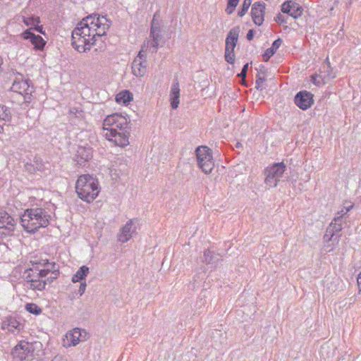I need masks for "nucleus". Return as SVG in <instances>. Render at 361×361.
<instances>
[{
  "mask_svg": "<svg viewBox=\"0 0 361 361\" xmlns=\"http://www.w3.org/2000/svg\"><path fill=\"white\" fill-rule=\"evenodd\" d=\"M313 102V94L305 90L298 92L295 97V104L302 110L310 108Z\"/></svg>",
  "mask_w": 361,
  "mask_h": 361,
  "instance_id": "f8f14e48",
  "label": "nucleus"
},
{
  "mask_svg": "<svg viewBox=\"0 0 361 361\" xmlns=\"http://www.w3.org/2000/svg\"><path fill=\"white\" fill-rule=\"evenodd\" d=\"M257 72H258V73H259H259H262V74H264V75L266 73V71H267V70H266V68H265L264 66H263V65H262V64H261V65H259V68H257Z\"/></svg>",
  "mask_w": 361,
  "mask_h": 361,
  "instance_id": "a18cd8bd",
  "label": "nucleus"
},
{
  "mask_svg": "<svg viewBox=\"0 0 361 361\" xmlns=\"http://www.w3.org/2000/svg\"><path fill=\"white\" fill-rule=\"evenodd\" d=\"M251 2L252 1H243V7L238 13V15L240 17H243L247 13L248 8L250 6Z\"/></svg>",
  "mask_w": 361,
  "mask_h": 361,
  "instance_id": "c9c22d12",
  "label": "nucleus"
},
{
  "mask_svg": "<svg viewBox=\"0 0 361 361\" xmlns=\"http://www.w3.org/2000/svg\"><path fill=\"white\" fill-rule=\"evenodd\" d=\"M242 147V145L240 142H237L236 143V147L237 148H239V147Z\"/></svg>",
  "mask_w": 361,
  "mask_h": 361,
  "instance_id": "3c124183",
  "label": "nucleus"
},
{
  "mask_svg": "<svg viewBox=\"0 0 361 361\" xmlns=\"http://www.w3.org/2000/svg\"><path fill=\"white\" fill-rule=\"evenodd\" d=\"M22 37L25 39H30V42L34 45V47L36 49L42 50L46 44V42L41 36L36 35L32 32V28L25 30L22 33Z\"/></svg>",
  "mask_w": 361,
  "mask_h": 361,
  "instance_id": "a211bd4d",
  "label": "nucleus"
},
{
  "mask_svg": "<svg viewBox=\"0 0 361 361\" xmlns=\"http://www.w3.org/2000/svg\"><path fill=\"white\" fill-rule=\"evenodd\" d=\"M225 60L226 62L231 64H233L235 62V54L233 53H226L225 54Z\"/></svg>",
  "mask_w": 361,
  "mask_h": 361,
  "instance_id": "ea45409f",
  "label": "nucleus"
},
{
  "mask_svg": "<svg viewBox=\"0 0 361 361\" xmlns=\"http://www.w3.org/2000/svg\"><path fill=\"white\" fill-rule=\"evenodd\" d=\"M248 66H249V64L247 63L243 66L241 72L238 75V77L244 78V79L246 78Z\"/></svg>",
  "mask_w": 361,
  "mask_h": 361,
  "instance_id": "a19ab883",
  "label": "nucleus"
},
{
  "mask_svg": "<svg viewBox=\"0 0 361 361\" xmlns=\"http://www.w3.org/2000/svg\"><path fill=\"white\" fill-rule=\"evenodd\" d=\"M132 99L133 94L128 90L122 91L117 94L116 96V101L120 104L123 103L126 104L128 102H130Z\"/></svg>",
  "mask_w": 361,
  "mask_h": 361,
  "instance_id": "cd10ccee",
  "label": "nucleus"
},
{
  "mask_svg": "<svg viewBox=\"0 0 361 361\" xmlns=\"http://www.w3.org/2000/svg\"><path fill=\"white\" fill-rule=\"evenodd\" d=\"M20 325V322L15 317H9L3 322L2 329L13 332L19 329Z\"/></svg>",
  "mask_w": 361,
  "mask_h": 361,
  "instance_id": "a878e982",
  "label": "nucleus"
},
{
  "mask_svg": "<svg viewBox=\"0 0 361 361\" xmlns=\"http://www.w3.org/2000/svg\"><path fill=\"white\" fill-rule=\"evenodd\" d=\"M281 11L293 18H298L302 16L303 8L296 1H284L281 5Z\"/></svg>",
  "mask_w": 361,
  "mask_h": 361,
  "instance_id": "ddd939ff",
  "label": "nucleus"
},
{
  "mask_svg": "<svg viewBox=\"0 0 361 361\" xmlns=\"http://www.w3.org/2000/svg\"><path fill=\"white\" fill-rule=\"evenodd\" d=\"M147 56L142 47L132 63L133 74L136 77H143L147 73Z\"/></svg>",
  "mask_w": 361,
  "mask_h": 361,
  "instance_id": "1a4fd4ad",
  "label": "nucleus"
},
{
  "mask_svg": "<svg viewBox=\"0 0 361 361\" xmlns=\"http://www.w3.org/2000/svg\"><path fill=\"white\" fill-rule=\"evenodd\" d=\"M311 78L312 82L316 85H321L327 82L325 80L322 79L320 73L312 75Z\"/></svg>",
  "mask_w": 361,
  "mask_h": 361,
  "instance_id": "f704fd0d",
  "label": "nucleus"
},
{
  "mask_svg": "<svg viewBox=\"0 0 361 361\" xmlns=\"http://www.w3.org/2000/svg\"><path fill=\"white\" fill-rule=\"evenodd\" d=\"M334 235V234L332 233H329L328 232V228L326 229V233L324 234V240L326 241V242H329L331 240L333 236Z\"/></svg>",
  "mask_w": 361,
  "mask_h": 361,
  "instance_id": "79ce46f5",
  "label": "nucleus"
},
{
  "mask_svg": "<svg viewBox=\"0 0 361 361\" xmlns=\"http://www.w3.org/2000/svg\"><path fill=\"white\" fill-rule=\"evenodd\" d=\"M136 221V219H130L120 228L117 234L118 242L125 243L133 238V234L136 233V227L134 225Z\"/></svg>",
  "mask_w": 361,
  "mask_h": 361,
  "instance_id": "9d476101",
  "label": "nucleus"
},
{
  "mask_svg": "<svg viewBox=\"0 0 361 361\" xmlns=\"http://www.w3.org/2000/svg\"><path fill=\"white\" fill-rule=\"evenodd\" d=\"M238 1H228V6L226 8V12L228 14H231L235 11L236 6H238Z\"/></svg>",
  "mask_w": 361,
  "mask_h": 361,
  "instance_id": "e433bc0d",
  "label": "nucleus"
},
{
  "mask_svg": "<svg viewBox=\"0 0 361 361\" xmlns=\"http://www.w3.org/2000/svg\"><path fill=\"white\" fill-rule=\"evenodd\" d=\"M33 29L40 33H42V34L44 33V32L42 31L43 27L42 26H39L38 25H37L35 26V27Z\"/></svg>",
  "mask_w": 361,
  "mask_h": 361,
  "instance_id": "09e8293b",
  "label": "nucleus"
},
{
  "mask_svg": "<svg viewBox=\"0 0 361 361\" xmlns=\"http://www.w3.org/2000/svg\"><path fill=\"white\" fill-rule=\"evenodd\" d=\"M86 286L87 285L85 282H82L80 283L78 289V293L80 295H82L84 294V293L85 292Z\"/></svg>",
  "mask_w": 361,
  "mask_h": 361,
  "instance_id": "37998d69",
  "label": "nucleus"
},
{
  "mask_svg": "<svg viewBox=\"0 0 361 361\" xmlns=\"http://www.w3.org/2000/svg\"><path fill=\"white\" fill-rule=\"evenodd\" d=\"M35 271L36 274V278L44 279L47 274L50 272L49 269H39V265H35Z\"/></svg>",
  "mask_w": 361,
  "mask_h": 361,
  "instance_id": "72a5a7b5",
  "label": "nucleus"
},
{
  "mask_svg": "<svg viewBox=\"0 0 361 361\" xmlns=\"http://www.w3.org/2000/svg\"><path fill=\"white\" fill-rule=\"evenodd\" d=\"M216 258L217 256L214 253L212 252L209 250H206L204 252V258L202 259V262L207 264H213L214 263Z\"/></svg>",
  "mask_w": 361,
  "mask_h": 361,
  "instance_id": "7c9ffc66",
  "label": "nucleus"
},
{
  "mask_svg": "<svg viewBox=\"0 0 361 361\" xmlns=\"http://www.w3.org/2000/svg\"><path fill=\"white\" fill-rule=\"evenodd\" d=\"M58 360H59V359L56 357H54V359H53L51 361H58Z\"/></svg>",
  "mask_w": 361,
  "mask_h": 361,
  "instance_id": "603ef678",
  "label": "nucleus"
},
{
  "mask_svg": "<svg viewBox=\"0 0 361 361\" xmlns=\"http://www.w3.org/2000/svg\"><path fill=\"white\" fill-rule=\"evenodd\" d=\"M274 20L280 24V25H282V24H286L288 23V17L285 16L283 14H281V13H279L275 18H274Z\"/></svg>",
  "mask_w": 361,
  "mask_h": 361,
  "instance_id": "4c0bfd02",
  "label": "nucleus"
},
{
  "mask_svg": "<svg viewBox=\"0 0 361 361\" xmlns=\"http://www.w3.org/2000/svg\"><path fill=\"white\" fill-rule=\"evenodd\" d=\"M266 80V78L264 77H262L259 75H257V79H256V86L255 87L257 89V90H262V85H263V83Z\"/></svg>",
  "mask_w": 361,
  "mask_h": 361,
  "instance_id": "58836bf2",
  "label": "nucleus"
},
{
  "mask_svg": "<svg viewBox=\"0 0 361 361\" xmlns=\"http://www.w3.org/2000/svg\"><path fill=\"white\" fill-rule=\"evenodd\" d=\"M68 341L67 346H75L80 342L85 341L87 338V332L85 329L75 328L66 334Z\"/></svg>",
  "mask_w": 361,
  "mask_h": 361,
  "instance_id": "9b49d317",
  "label": "nucleus"
},
{
  "mask_svg": "<svg viewBox=\"0 0 361 361\" xmlns=\"http://www.w3.org/2000/svg\"><path fill=\"white\" fill-rule=\"evenodd\" d=\"M111 26L106 16L94 13L78 23L72 31V46L80 53L89 51L96 44L97 38L104 36Z\"/></svg>",
  "mask_w": 361,
  "mask_h": 361,
  "instance_id": "f257e3e1",
  "label": "nucleus"
},
{
  "mask_svg": "<svg viewBox=\"0 0 361 361\" xmlns=\"http://www.w3.org/2000/svg\"><path fill=\"white\" fill-rule=\"evenodd\" d=\"M265 4L260 1H256L252 7L251 15L253 22L257 25H261L264 21Z\"/></svg>",
  "mask_w": 361,
  "mask_h": 361,
  "instance_id": "f3484780",
  "label": "nucleus"
},
{
  "mask_svg": "<svg viewBox=\"0 0 361 361\" xmlns=\"http://www.w3.org/2000/svg\"><path fill=\"white\" fill-rule=\"evenodd\" d=\"M234 49H235V47L226 46L225 54L234 52Z\"/></svg>",
  "mask_w": 361,
  "mask_h": 361,
  "instance_id": "de8ad7c7",
  "label": "nucleus"
},
{
  "mask_svg": "<svg viewBox=\"0 0 361 361\" xmlns=\"http://www.w3.org/2000/svg\"><path fill=\"white\" fill-rule=\"evenodd\" d=\"M23 22L27 26L37 25L40 23V18L39 16H32L30 17L23 16Z\"/></svg>",
  "mask_w": 361,
  "mask_h": 361,
  "instance_id": "2f4dec72",
  "label": "nucleus"
},
{
  "mask_svg": "<svg viewBox=\"0 0 361 361\" xmlns=\"http://www.w3.org/2000/svg\"><path fill=\"white\" fill-rule=\"evenodd\" d=\"M286 169L283 162L275 163L264 170V183L271 188L276 187Z\"/></svg>",
  "mask_w": 361,
  "mask_h": 361,
  "instance_id": "423d86ee",
  "label": "nucleus"
},
{
  "mask_svg": "<svg viewBox=\"0 0 361 361\" xmlns=\"http://www.w3.org/2000/svg\"><path fill=\"white\" fill-rule=\"evenodd\" d=\"M11 113L8 108L0 105V121L6 123L11 120Z\"/></svg>",
  "mask_w": 361,
  "mask_h": 361,
  "instance_id": "c756f323",
  "label": "nucleus"
},
{
  "mask_svg": "<svg viewBox=\"0 0 361 361\" xmlns=\"http://www.w3.org/2000/svg\"><path fill=\"white\" fill-rule=\"evenodd\" d=\"M92 157V149L90 146H78L75 155V161L79 165H83Z\"/></svg>",
  "mask_w": 361,
  "mask_h": 361,
  "instance_id": "4468645a",
  "label": "nucleus"
},
{
  "mask_svg": "<svg viewBox=\"0 0 361 361\" xmlns=\"http://www.w3.org/2000/svg\"><path fill=\"white\" fill-rule=\"evenodd\" d=\"M253 37H254V30H250L246 36L247 40H249V41L252 40L253 39Z\"/></svg>",
  "mask_w": 361,
  "mask_h": 361,
  "instance_id": "49530a36",
  "label": "nucleus"
},
{
  "mask_svg": "<svg viewBox=\"0 0 361 361\" xmlns=\"http://www.w3.org/2000/svg\"><path fill=\"white\" fill-rule=\"evenodd\" d=\"M0 228L13 230L14 219L6 212L0 213Z\"/></svg>",
  "mask_w": 361,
  "mask_h": 361,
  "instance_id": "b1692460",
  "label": "nucleus"
},
{
  "mask_svg": "<svg viewBox=\"0 0 361 361\" xmlns=\"http://www.w3.org/2000/svg\"><path fill=\"white\" fill-rule=\"evenodd\" d=\"M282 44V39L279 38L276 39L271 44V47L268 48L264 54L262 55V59L264 61H268L271 56H272L276 51V50L280 47Z\"/></svg>",
  "mask_w": 361,
  "mask_h": 361,
  "instance_id": "393cba45",
  "label": "nucleus"
},
{
  "mask_svg": "<svg viewBox=\"0 0 361 361\" xmlns=\"http://www.w3.org/2000/svg\"><path fill=\"white\" fill-rule=\"evenodd\" d=\"M52 274H54V276L51 277V279L47 278V279H40L39 278H37V279H30V276H26L25 279L26 282L30 284V288L32 290H42L45 288L47 281L51 283L53 281V279L57 277L59 271L56 270L52 271Z\"/></svg>",
  "mask_w": 361,
  "mask_h": 361,
  "instance_id": "dca6fc26",
  "label": "nucleus"
},
{
  "mask_svg": "<svg viewBox=\"0 0 361 361\" xmlns=\"http://www.w3.org/2000/svg\"><path fill=\"white\" fill-rule=\"evenodd\" d=\"M49 164L44 163L42 159L39 157H35L30 162H27L25 164V168L30 173L36 171L45 172L48 170L47 165Z\"/></svg>",
  "mask_w": 361,
  "mask_h": 361,
  "instance_id": "6ab92c4d",
  "label": "nucleus"
},
{
  "mask_svg": "<svg viewBox=\"0 0 361 361\" xmlns=\"http://www.w3.org/2000/svg\"><path fill=\"white\" fill-rule=\"evenodd\" d=\"M357 281L358 286H361V272L358 274Z\"/></svg>",
  "mask_w": 361,
  "mask_h": 361,
  "instance_id": "8fccbe9b",
  "label": "nucleus"
},
{
  "mask_svg": "<svg viewBox=\"0 0 361 361\" xmlns=\"http://www.w3.org/2000/svg\"><path fill=\"white\" fill-rule=\"evenodd\" d=\"M319 73L322 79L325 80L326 82L336 76V73L330 66V62L328 59H326V61L322 65L319 69Z\"/></svg>",
  "mask_w": 361,
  "mask_h": 361,
  "instance_id": "412c9836",
  "label": "nucleus"
},
{
  "mask_svg": "<svg viewBox=\"0 0 361 361\" xmlns=\"http://www.w3.org/2000/svg\"><path fill=\"white\" fill-rule=\"evenodd\" d=\"M352 207V206L349 208L346 209V211L344 212L343 209L341 211V212H338L337 216H336L334 219V222H331L330 225L328 226V232L331 233L335 234V233H338L341 231L342 229V225L339 221H341V219L343 215L345 214Z\"/></svg>",
  "mask_w": 361,
  "mask_h": 361,
  "instance_id": "4be33fe9",
  "label": "nucleus"
},
{
  "mask_svg": "<svg viewBox=\"0 0 361 361\" xmlns=\"http://www.w3.org/2000/svg\"><path fill=\"white\" fill-rule=\"evenodd\" d=\"M25 310L33 314L38 315L42 312V309L35 303H27Z\"/></svg>",
  "mask_w": 361,
  "mask_h": 361,
  "instance_id": "473e14b6",
  "label": "nucleus"
},
{
  "mask_svg": "<svg viewBox=\"0 0 361 361\" xmlns=\"http://www.w3.org/2000/svg\"><path fill=\"white\" fill-rule=\"evenodd\" d=\"M104 136L116 146L124 147L129 145L130 131L127 118L114 114L106 116L103 122Z\"/></svg>",
  "mask_w": 361,
  "mask_h": 361,
  "instance_id": "f03ea898",
  "label": "nucleus"
},
{
  "mask_svg": "<svg viewBox=\"0 0 361 361\" xmlns=\"http://www.w3.org/2000/svg\"><path fill=\"white\" fill-rule=\"evenodd\" d=\"M170 102L172 109H176L180 103V88L177 80L173 81L170 91Z\"/></svg>",
  "mask_w": 361,
  "mask_h": 361,
  "instance_id": "aec40b11",
  "label": "nucleus"
},
{
  "mask_svg": "<svg viewBox=\"0 0 361 361\" xmlns=\"http://www.w3.org/2000/svg\"><path fill=\"white\" fill-rule=\"evenodd\" d=\"M195 154L199 167L204 173H210L214 167L212 150L207 146H200Z\"/></svg>",
  "mask_w": 361,
  "mask_h": 361,
  "instance_id": "39448f33",
  "label": "nucleus"
},
{
  "mask_svg": "<svg viewBox=\"0 0 361 361\" xmlns=\"http://www.w3.org/2000/svg\"><path fill=\"white\" fill-rule=\"evenodd\" d=\"M11 355L16 361L31 360L34 355V348L31 343L23 341L13 348Z\"/></svg>",
  "mask_w": 361,
  "mask_h": 361,
  "instance_id": "0eeeda50",
  "label": "nucleus"
},
{
  "mask_svg": "<svg viewBox=\"0 0 361 361\" xmlns=\"http://www.w3.org/2000/svg\"><path fill=\"white\" fill-rule=\"evenodd\" d=\"M240 32V26L233 27L226 38V46L235 47Z\"/></svg>",
  "mask_w": 361,
  "mask_h": 361,
  "instance_id": "5701e85b",
  "label": "nucleus"
},
{
  "mask_svg": "<svg viewBox=\"0 0 361 361\" xmlns=\"http://www.w3.org/2000/svg\"><path fill=\"white\" fill-rule=\"evenodd\" d=\"M88 273L89 268L86 266H82L73 276L72 281L75 283L84 279Z\"/></svg>",
  "mask_w": 361,
  "mask_h": 361,
  "instance_id": "c85d7f7f",
  "label": "nucleus"
},
{
  "mask_svg": "<svg viewBox=\"0 0 361 361\" xmlns=\"http://www.w3.org/2000/svg\"><path fill=\"white\" fill-rule=\"evenodd\" d=\"M50 219L51 216L42 207L27 209L20 217L21 225L28 233L48 226Z\"/></svg>",
  "mask_w": 361,
  "mask_h": 361,
  "instance_id": "7ed1b4c3",
  "label": "nucleus"
},
{
  "mask_svg": "<svg viewBox=\"0 0 361 361\" xmlns=\"http://www.w3.org/2000/svg\"><path fill=\"white\" fill-rule=\"evenodd\" d=\"M159 17V14L158 12H156L153 16V19L152 20V24H151V26L153 25V24L154 23V25H158V27H159V23L158 22V20L157 18Z\"/></svg>",
  "mask_w": 361,
  "mask_h": 361,
  "instance_id": "c03bdc74",
  "label": "nucleus"
},
{
  "mask_svg": "<svg viewBox=\"0 0 361 361\" xmlns=\"http://www.w3.org/2000/svg\"><path fill=\"white\" fill-rule=\"evenodd\" d=\"M150 38L151 39L147 41V47L152 49V53L157 52L159 42L162 39V35H161L159 27L154 25V23L151 26Z\"/></svg>",
  "mask_w": 361,
  "mask_h": 361,
  "instance_id": "2eb2a0df",
  "label": "nucleus"
},
{
  "mask_svg": "<svg viewBox=\"0 0 361 361\" xmlns=\"http://www.w3.org/2000/svg\"><path fill=\"white\" fill-rule=\"evenodd\" d=\"M12 92H16L23 97L24 102H30L33 92V87L27 80H16L11 87Z\"/></svg>",
  "mask_w": 361,
  "mask_h": 361,
  "instance_id": "6e6552de",
  "label": "nucleus"
},
{
  "mask_svg": "<svg viewBox=\"0 0 361 361\" xmlns=\"http://www.w3.org/2000/svg\"><path fill=\"white\" fill-rule=\"evenodd\" d=\"M32 262V267L27 269L25 271L26 276H30V279H37L36 278V274L35 271V265H40V266H46L49 264L47 259H42V260H34Z\"/></svg>",
  "mask_w": 361,
  "mask_h": 361,
  "instance_id": "bb28decb",
  "label": "nucleus"
},
{
  "mask_svg": "<svg viewBox=\"0 0 361 361\" xmlns=\"http://www.w3.org/2000/svg\"><path fill=\"white\" fill-rule=\"evenodd\" d=\"M75 191L82 200L90 203L96 199L99 193V182L92 176L82 175L76 181Z\"/></svg>",
  "mask_w": 361,
  "mask_h": 361,
  "instance_id": "20e7f679",
  "label": "nucleus"
}]
</instances>
